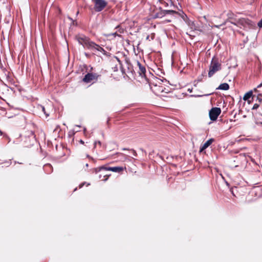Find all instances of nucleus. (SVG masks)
<instances>
[{
	"instance_id": "f257e3e1",
	"label": "nucleus",
	"mask_w": 262,
	"mask_h": 262,
	"mask_svg": "<svg viewBox=\"0 0 262 262\" xmlns=\"http://www.w3.org/2000/svg\"><path fill=\"white\" fill-rule=\"evenodd\" d=\"M222 69V64L220 61L219 59L214 56L211 61L210 64L209 66V70L208 72V77H211L213 75L217 72L220 71Z\"/></svg>"
},
{
	"instance_id": "f03ea898",
	"label": "nucleus",
	"mask_w": 262,
	"mask_h": 262,
	"mask_svg": "<svg viewBox=\"0 0 262 262\" xmlns=\"http://www.w3.org/2000/svg\"><path fill=\"white\" fill-rule=\"evenodd\" d=\"M75 38L79 44L82 45L83 48H86L89 50L92 48V45L94 44V41L84 35H78L76 36Z\"/></svg>"
},
{
	"instance_id": "7ed1b4c3",
	"label": "nucleus",
	"mask_w": 262,
	"mask_h": 262,
	"mask_svg": "<svg viewBox=\"0 0 262 262\" xmlns=\"http://www.w3.org/2000/svg\"><path fill=\"white\" fill-rule=\"evenodd\" d=\"M36 142L35 136L32 131H28L24 138L25 146L30 147L33 145Z\"/></svg>"
},
{
	"instance_id": "20e7f679",
	"label": "nucleus",
	"mask_w": 262,
	"mask_h": 262,
	"mask_svg": "<svg viewBox=\"0 0 262 262\" xmlns=\"http://www.w3.org/2000/svg\"><path fill=\"white\" fill-rule=\"evenodd\" d=\"M94 3V10L97 12L102 11L107 6V3L105 0H92Z\"/></svg>"
},
{
	"instance_id": "39448f33",
	"label": "nucleus",
	"mask_w": 262,
	"mask_h": 262,
	"mask_svg": "<svg viewBox=\"0 0 262 262\" xmlns=\"http://www.w3.org/2000/svg\"><path fill=\"white\" fill-rule=\"evenodd\" d=\"M100 76V75L97 73H88L85 75L82 79V81L86 83H90L93 80L96 81Z\"/></svg>"
},
{
	"instance_id": "423d86ee",
	"label": "nucleus",
	"mask_w": 262,
	"mask_h": 262,
	"mask_svg": "<svg viewBox=\"0 0 262 262\" xmlns=\"http://www.w3.org/2000/svg\"><path fill=\"white\" fill-rule=\"evenodd\" d=\"M221 113V109L220 107H212L209 112V116L210 119L214 121L216 120L217 117Z\"/></svg>"
},
{
	"instance_id": "0eeeda50",
	"label": "nucleus",
	"mask_w": 262,
	"mask_h": 262,
	"mask_svg": "<svg viewBox=\"0 0 262 262\" xmlns=\"http://www.w3.org/2000/svg\"><path fill=\"white\" fill-rule=\"evenodd\" d=\"M176 12L174 10H164L161 9V8H160V10L159 11L156 12L154 13L153 15V17L154 18H162L164 16H165L167 14H173Z\"/></svg>"
},
{
	"instance_id": "6e6552de",
	"label": "nucleus",
	"mask_w": 262,
	"mask_h": 262,
	"mask_svg": "<svg viewBox=\"0 0 262 262\" xmlns=\"http://www.w3.org/2000/svg\"><path fill=\"white\" fill-rule=\"evenodd\" d=\"M101 168H105V170L112 171L115 172H120L123 170V168L120 166L105 167L104 166H102Z\"/></svg>"
},
{
	"instance_id": "1a4fd4ad",
	"label": "nucleus",
	"mask_w": 262,
	"mask_h": 262,
	"mask_svg": "<svg viewBox=\"0 0 262 262\" xmlns=\"http://www.w3.org/2000/svg\"><path fill=\"white\" fill-rule=\"evenodd\" d=\"M137 63L139 69V71L138 72L139 75L142 77H145L146 71L145 67L142 65L138 61H137Z\"/></svg>"
},
{
	"instance_id": "9d476101",
	"label": "nucleus",
	"mask_w": 262,
	"mask_h": 262,
	"mask_svg": "<svg viewBox=\"0 0 262 262\" xmlns=\"http://www.w3.org/2000/svg\"><path fill=\"white\" fill-rule=\"evenodd\" d=\"M214 141L213 138H210L201 147L200 149V152L203 151L207 147H208Z\"/></svg>"
},
{
	"instance_id": "9b49d317",
	"label": "nucleus",
	"mask_w": 262,
	"mask_h": 262,
	"mask_svg": "<svg viewBox=\"0 0 262 262\" xmlns=\"http://www.w3.org/2000/svg\"><path fill=\"white\" fill-rule=\"evenodd\" d=\"M230 19H231V18L229 17L228 19L226 20V22H229L231 24H233L236 26H238V24L244 25V24H248L247 21H248V20L243 18V19H239L238 21V22L235 23V22H233V21L230 20Z\"/></svg>"
},
{
	"instance_id": "f8f14e48",
	"label": "nucleus",
	"mask_w": 262,
	"mask_h": 262,
	"mask_svg": "<svg viewBox=\"0 0 262 262\" xmlns=\"http://www.w3.org/2000/svg\"><path fill=\"white\" fill-rule=\"evenodd\" d=\"M255 97V96L253 95L252 91H250L248 92L247 93H246L244 95V97H243V99L245 101H249L250 98H252V99H254V98Z\"/></svg>"
},
{
	"instance_id": "ddd939ff",
	"label": "nucleus",
	"mask_w": 262,
	"mask_h": 262,
	"mask_svg": "<svg viewBox=\"0 0 262 262\" xmlns=\"http://www.w3.org/2000/svg\"><path fill=\"white\" fill-rule=\"evenodd\" d=\"M90 50H97L100 52L104 51V49L100 47L99 45L96 43L95 42H94V44L92 45V48H91Z\"/></svg>"
},
{
	"instance_id": "4468645a",
	"label": "nucleus",
	"mask_w": 262,
	"mask_h": 262,
	"mask_svg": "<svg viewBox=\"0 0 262 262\" xmlns=\"http://www.w3.org/2000/svg\"><path fill=\"white\" fill-rule=\"evenodd\" d=\"M126 63L127 66V72L128 73L132 74V75H134V74L135 73L134 69L133 66L130 64V63L128 61L126 60Z\"/></svg>"
},
{
	"instance_id": "2eb2a0df",
	"label": "nucleus",
	"mask_w": 262,
	"mask_h": 262,
	"mask_svg": "<svg viewBox=\"0 0 262 262\" xmlns=\"http://www.w3.org/2000/svg\"><path fill=\"white\" fill-rule=\"evenodd\" d=\"M216 89L227 91L229 89V85L227 83H223L221 84Z\"/></svg>"
},
{
	"instance_id": "dca6fc26",
	"label": "nucleus",
	"mask_w": 262,
	"mask_h": 262,
	"mask_svg": "<svg viewBox=\"0 0 262 262\" xmlns=\"http://www.w3.org/2000/svg\"><path fill=\"white\" fill-rule=\"evenodd\" d=\"M44 170L48 173H50L53 171V167L50 164H47L43 166Z\"/></svg>"
},
{
	"instance_id": "f3484780",
	"label": "nucleus",
	"mask_w": 262,
	"mask_h": 262,
	"mask_svg": "<svg viewBox=\"0 0 262 262\" xmlns=\"http://www.w3.org/2000/svg\"><path fill=\"white\" fill-rule=\"evenodd\" d=\"M102 166H100L98 168H95L94 169V172L97 173H98V172L100 171L101 170H105V168H101Z\"/></svg>"
},
{
	"instance_id": "a211bd4d",
	"label": "nucleus",
	"mask_w": 262,
	"mask_h": 262,
	"mask_svg": "<svg viewBox=\"0 0 262 262\" xmlns=\"http://www.w3.org/2000/svg\"><path fill=\"white\" fill-rule=\"evenodd\" d=\"M211 94H205V95H192L191 96L193 97H201L203 96H208L210 95Z\"/></svg>"
},
{
	"instance_id": "6ab92c4d",
	"label": "nucleus",
	"mask_w": 262,
	"mask_h": 262,
	"mask_svg": "<svg viewBox=\"0 0 262 262\" xmlns=\"http://www.w3.org/2000/svg\"><path fill=\"white\" fill-rule=\"evenodd\" d=\"M204 74H202L201 76H199V77H198V79H197L196 81H197L198 82H201V81H202V80H203V77H204ZM195 81H196V80L194 81V82H195Z\"/></svg>"
},
{
	"instance_id": "aec40b11",
	"label": "nucleus",
	"mask_w": 262,
	"mask_h": 262,
	"mask_svg": "<svg viewBox=\"0 0 262 262\" xmlns=\"http://www.w3.org/2000/svg\"><path fill=\"white\" fill-rule=\"evenodd\" d=\"M259 107V104L258 103H255L252 107V110H257Z\"/></svg>"
},
{
	"instance_id": "412c9836",
	"label": "nucleus",
	"mask_w": 262,
	"mask_h": 262,
	"mask_svg": "<svg viewBox=\"0 0 262 262\" xmlns=\"http://www.w3.org/2000/svg\"><path fill=\"white\" fill-rule=\"evenodd\" d=\"M0 135L1 136L4 135V136L5 137H6V138H7L9 140V142L10 141V139L9 138V137L7 135H5V134L4 135L3 132L1 130H0Z\"/></svg>"
},
{
	"instance_id": "4be33fe9",
	"label": "nucleus",
	"mask_w": 262,
	"mask_h": 262,
	"mask_svg": "<svg viewBox=\"0 0 262 262\" xmlns=\"http://www.w3.org/2000/svg\"><path fill=\"white\" fill-rule=\"evenodd\" d=\"M256 101H258V103H261L262 102V98L258 97V96L256 97Z\"/></svg>"
},
{
	"instance_id": "5701e85b",
	"label": "nucleus",
	"mask_w": 262,
	"mask_h": 262,
	"mask_svg": "<svg viewBox=\"0 0 262 262\" xmlns=\"http://www.w3.org/2000/svg\"><path fill=\"white\" fill-rule=\"evenodd\" d=\"M257 26L259 28H262V18L260 20V21L258 23Z\"/></svg>"
},
{
	"instance_id": "b1692460",
	"label": "nucleus",
	"mask_w": 262,
	"mask_h": 262,
	"mask_svg": "<svg viewBox=\"0 0 262 262\" xmlns=\"http://www.w3.org/2000/svg\"><path fill=\"white\" fill-rule=\"evenodd\" d=\"M102 52L103 54L104 55L110 56V55L108 54L109 53H107L105 50H104V51H102Z\"/></svg>"
},
{
	"instance_id": "393cba45",
	"label": "nucleus",
	"mask_w": 262,
	"mask_h": 262,
	"mask_svg": "<svg viewBox=\"0 0 262 262\" xmlns=\"http://www.w3.org/2000/svg\"><path fill=\"white\" fill-rule=\"evenodd\" d=\"M132 152H133V155H134V156L136 157V156H137V155L136 151L135 150H134V149H132Z\"/></svg>"
},
{
	"instance_id": "a878e982",
	"label": "nucleus",
	"mask_w": 262,
	"mask_h": 262,
	"mask_svg": "<svg viewBox=\"0 0 262 262\" xmlns=\"http://www.w3.org/2000/svg\"><path fill=\"white\" fill-rule=\"evenodd\" d=\"M248 41V37H247L246 38V39L244 40V43H247Z\"/></svg>"
},
{
	"instance_id": "bb28decb",
	"label": "nucleus",
	"mask_w": 262,
	"mask_h": 262,
	"mask_svg": "<svg viewBox=\"0 0 262 262\" xmlns=\"http://www.w3.org/2000/svg\"><path fill=\"white\" fill-rule=\"evenodd\" d=\"M84 184H85V182H84V183H82L81 184H80L79 185V188H82V187L83 186V185H84Z\"/></svg>"
},
{
	"instance_id": "cd10ccee",
	"label": "nucleus",
	"mask_w": 262,
	"mask_h": 262,
	"mask_svg": "<svg viewBox=\"0 0 262 262\" xmlns=\"http://www.w3.org/2000/svg\"><path fill=\"white\" fill-rule=\"evenodd\" d=\"M121 70L122 74L125 73V70L122 67H121Z\"/></svg>"
},
{
	"instance_id": "c85d7f7f",
	"label": "nucleus",
	"mask_w": 262,
	"mask_h": 262,
	"mask_svg": "<svg viewBox=\"0 0 262 262\" xmlns=\"http://www.w3.org/2000/svg\"><path fill=\"white\" fill-rule=\"evenodd\" d=\"M84 55H85V56L86 57H90V55H89V53H86V52H85V53H84Z\"/></svg>"
},
{
	"instance_id": "c756f323",
	"label": "nucleus",
	"mask_w": 262,
	"mask_h": 262,
	"mask_svg": "<svg viewBox=\"0 0 262 262\" xmlns=\"http://www.w3.org/2000/svg\"><path fill=\"white\" fill-rule=\"evenodd\" d=\"M6 163H7V164H8V166L11 164V162L10 160L9 161L6 162Z\"/></svg>"
},
{
	"instance_id": "7c9ffc66",
	"label": "nucleus",
	"mask_w": 262,
	"mask_h": 262,
	"mask_svg": "<svg viewBox=\"0 0 262 262\" xmlns=\"http://www.w3.org/2000/svg\"><path fill=\"white\" fill-rule=\"evenodd\" d=\"M146 39L150 40V36H149V35H147L146 36Z\"/></svg>"
},
{
	"instance_id": "2f4dec72",
	"label": "nucleus",
	"mask_w": 262,
	"mask_h": 262,
	"mask_svg": "<svg viewBox=\"0 0 262 262\" xmlns=\"http://www.w3.org/2000/svg\"><path fill=\"white\" fill-rule=\"evenodd\" d=\"M69 19H70L71 20H72V21L73 24H74V20L72 18H71V17H69Z\"/></svg>"
},
{
	"instance_id": "473e14b6",
	"label": "nucleus",
	"mask_w": 262,
	"mask_h": 262,
	"mask_svg": "<svg viewBox=\"0 0 262 262\" xmlns=\"http://www.w3.org/2000/svg\"><path fill=\"white\" fill-rule=\"evenodd\" d=\"M42 111L45 113V114H46L45 113V108L44 106H42Z\"/></svg>"
},
{
	"instance_id": "72a5a7b5",
	"label": "nucleus",
	"mask_w": 262,
	"mask_h": 262,
	"mask_svg": "<svg viewBox=\"0 0 262 262\" xmlns=\"http://www.w3.org/2000/svg\"><path fill=\"white\" fill-rule=\"evenodd\" d=\"M97 143H99L100 145L101 144V142L100 141H98V142H95V143H94L95 146H96V144Z\"/></svg>"
},
{
	"instance_id": "f704fd0d",
	"label": "nucleus",
	"mask_w": 262,
	"mask_h": 262,
	"mask_svg": "<svg viewBox=\"0 0 262 262\" xmlns=\"http://www.w3.org/2000/svg\"><path fill=\"white\" fill-rule=\"evenodd\" d=\"M116 58L117 59L118 61L120 63V64H121V61L120 60V59L117 57Z\"/></svg>"
},
{
	"instance_id": "c9c22d12",
	"label": "nucleus",
	"mask_w": 262,
	"mask_h": 262,
	"mask_svg": "<svg viewBox=\"0 0 262 262\" xmlns=\"http://www.w3.org/2000/svg\"><path fill=\"white\" fill-rule=\"evenodd\" d=\"M261 86H262V83H260V84H259V85L257 86V88H260Z\"/></svg>"
},
{
	"instance_id": "e433bc0d",
	"label": "nucleus",
	"mask_w": 262,
	"mask_h": 262,
	"mask_svg": "<svg viewBox=\"0 0 262 262\" xmlns=\"http://www.w3.org/2000/svg\"><path fill=\"white\" fill-rule=\"evenodd\" d=\"M87 157H88L90 159H91L92 160H94V159L92 157H91L89 155H87Z\"/></svg>"
},
{
	"instance_id": "4c0bfd02",
	"label": "nucleus",
	"mask_w": 262,
	"mask_h": 262,
	"mask_svg": "<svg viewBox=\"0 0 262 262\" xmlns=\"http://www.w3.org/2000/svg\"><path fill=\"white\" fill-rule=\"evenodd\" d=\"M188 91L189 92H192V89H189L188 90Z\"/></svg>"
},
{
	"instance_id": "58836bf2",
	"label": "nucleus",
	"mask_w": 262,
	"mask_h": 262,
	"mask_svg": "<svg viewBox=\"0 0 262 262\" xmlns=\"http://www.w3.org/2000/svg\"><path fill=\"white\" fill-rule=\"evenodd\" d=\"M70 133L71 134H75V131H74V130H72L71 132H70Z\"/></svg>"
},
{
	"instance_id": "ea45409f",
	"label": "nucleus",
	"mask_w": 262,
	"mask_h": 262,
	"mask_svg": "<svg viewBox=\"0 0 262 262\" xmlns=\"http://www.w3.org/2000/svg\"><path fill=\"white\" fill-rule=\"evenodd\" d=\"M113 35H119L116 32L113 34Z\"/></svg>"
},
{
	"instance_id": "a19ab883",
	"label": "nucleus",
	"mask_w": 262,
	"mask_h": 262,
	"mask_svg": "<svg viewBox=\"0 0 262 262\" xmlns=\"http://www.w3.org/2000/svg\"><path fill=\"white\" fill-rule=\"evenodd\" d=\"M259 114L262 116V108L261 111H259Z\"/></svg>"
},
{
	"instance_id": "79ce46f5",
	"label": "nucleus",
	"mask_w": 262,
	"mask_h": 262,
	"mask_svg": "<svg viewBox=\"0 0 262 262\" xmlns=\"http://www.w3.org/2000/svg\"><path fill=\"white\" fill-rule=\"evenodd\" d=\"M80 142L81 143H82V144H83V143H84V141H82V140H80Z\"/></svg>"
},
{
	"instance_id": "37998d69",
	"label": "nucleus",
	"mask_w": 262,
	"mask_h": 262,
	"mask_svg": "<svg viewBox=\"0 0 262 262\" xmlns=\"http://www.w3.org/2000/svg\"><path fill=\"white\" fill-rule=\"evenodd\" d=\"M164 81H166V79L164 78L163 80H162V82H164Z\"/></svg>"
},
{
	"instance_id": "c03bdc74",
	"label": "nucleus",
	"mask_w": 262,
	"mask_h": 262,
	"mask_svg": "<svg viewBox=\"0 0 262 262\" xmlns=\"http://www.w3.org/2000/svg\"><path fill=\"white\" fill-rule=\"evenodd\" d=\"M76 127H81V126H80V125H76Z\"/></svg>"
},
{
	"instance_id": "a18cd8bd",
	"label": "nucleus",
	"mask_w": 262,
	"mask_h": 262,
	"mask_svg": "<svg viewBox=\"0 0 262 262\" xmlns=\"http://www.w3.org/2000/svg\"><path fill=\"white\" fill-rule=\"evenodd\" d=\"M85 166H86V167H88L89 166V164H88V163H87V164H85Z\"/></svg>"
},
{
	"instance_id": "49530a36",
	"label": "nucleus",
	"mask_w": 262,
	"mask_h": 262,
	"mask_svg": "<svg viewBox=\"0 0 262 262\" xmlns=\"http://www.w3.org/2000/svg\"><path fill=\"white\" fill-rule=\"evenodd\" d=\"M123 150H127V149L125 148H124L122 149Z\"/></svg>"
},
{
	"instance_id": "de8ad7c7",
	"label": "nucleus",
	"mask_w": 262,
	"mask_h": 262,
	"mask_svg": "<svg viewBox=\"0 0 262 262\" xmlns=\"http://www.w3.org/2000/svg\"><path fill=\"white\" fill-rule=\"evenodd\" d=\"M78 14H79V11H77L76 13V15H78Z\"/></svg>"
},
{
	"instance_id": "09e8293b",
	"label": "nucleus",
	"mask_w": 262,
	"mask_h": 262,
	"mask_svg": "<svg viewBox=\"0 0 262 262\" xmlns=\"http://www.w3.org/2000/svg\"><path fill=\"white\" fill-rule=\"evenodd\" d=\"M85 130H86V128H84V132H85Z\"/></svg>"
},
{
	"instance_id": "8fccbe9b",
	"label": "nucleus",
	"mask_w": 262,
	"mask_h": 262,
	"mask_svg": "<svg viewBox=\"0 0 262 262\" xmlns=\"http://www.w3.org/2000/svg\"><path fill=\"white\" fill-rule=\"evenodd\" d=\"M79 131V130H77L75 131V132H78Z\"/></svg>"
},
{
	"instance_id": "3c124183",
	"label": "nucleus",
	"mask_w": 262,
	"mask_h": 262,
	"mask_svg": "<svg viewBox=\"0 0 262 262\" xmlns=\"http://www.w3.org/2000/svg\"><path fill=\"white\" fill-rule=\"evenodd\" d=\"M77 190V188H75L74 191H76Z\"/></svg>"
},
{
	"instance_id": "603ef678",
	"label": "nucleus",
	"mask_w": 262,
	"mask_h": 262,
	"mask_svg": "<svg viewBox=\"0 0 262 262\" xmlns=\"http://www.w3.org/2000/svg\"><path fill=\"white\" fill-rule=\"evenodd\" d=\"M236 115V114H235L234 115V118L235 117Z\"/></svg>"
}]
</instances>
